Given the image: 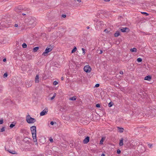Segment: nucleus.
I'll return each mask as SVG.
<instances>
[{"label": "nucleus", "mask_w": 156, "mask_h": 156, "mask_svg": "<svg viewBox=\"0 0 156 156\" xmlns=\"http://www.w3.org/2000/svg\"><path fill=\"white\" fill-rule=\"evenodd\" d=\"M130 51L132 52H136L137 51V49L136 48H133L130 49Z\"/></svg>", "instance_id": "21"}, {"label": "nucleus", "mask_w": 156, "mask_h": 156, "mask_svg": "<svg viewBox=\"0 0 156 156\" xmlns=\"http://www.w3.org/2000/svg\"><path fill=\"white\" fill-rule=\"evenodd\" d=\"M3 123V119L0 120V124H2Z\"/></svg>", "instance_id": "38"}, {"label": "nucleus", "mask_w": 156, "mask_h": 156, "mask_svg": "<svg viewBox=\"0 0 156 156\" xmlns=\"http://www.w3.org/2000/svg\"><path fill=\"white\" fill-rule=\"evenodd\" d=\"M123 138L121 139L120 140L119 143V145L120 146H122L123 145Z\"/></svg>", "instance_id": "14"}, {"label": "nucleus", "mask_w": 156, "mask_h": 156, "mask_svg": "<svg viewBox=\"0 0 156 156\" xmlns=\"http://www.w3.org/2000/svg\"><path fill=\"white\" fill-rule=\"evenodd\" d=\"M23 7H22V6H19L17 7L16 8L15 10L17 12H22L21 11H22Z\"/></svg>", "instance_id": "9"}, {"label": "nucleus", "mask_w": 156, "mask_h": 156, "mask_svg": "<svg viewBox=\"0 0 156 156\" xmlns=\"http://www.w3.org/2000/svg\"><path fill=\"white\" fill-rule=\"evenodd\" d=\"M39 49V48L38 47H36L33 48V50L34 52H36Z\"/></svg>", "instance_id": "19"}, {"label": "nucleus", "mask_w": 156, "mask_h": 156, "mask_svg": "<svg viewBox=\"0 0 156 156\" xmlns=\"http://www.w3.org/2000/svg\"><path fill=\"white\" fill-rule=\"evenodd\" d=\"M8 76V74L7 73H5L3 75V77L4 78L7 77Z\"/></svg>", "instance_id": "34"}, {"label": "nucleus", "mask_w": 156, "mask_h": 156, "mask_svg": "<svg viewBox=\"0 0 156 156\" xmlns=\"http://www.w3.org/2000/svg\"><path fill=\"white\" fill-rule=\"evenodd\" d=\"M78 134L79 135H80V136H82V134H80V131L79 133H78Z\"/></svg>", "instance_id": "48"}, {"label": "nucleus", "mask_w": 156, "mask_h": 156, "mask_svg": "<svg viewBox=\"0 0 156 156\" xmlns=\"http://www.w3.org/2000/svg\"><path fill=\"white\" fill-rule=\"evenodd\" d=\"M11 23V21L10 19L9 18H7L6 19H4L0 23L3 27H8Z\"/></svg>", "instance_id": "2"}, {"label": "nucleus", "mask_w": 156, "mask_h": 156, "mask_svg": "<svg viewBox=\"0 0 156 156\" xmlns=\"http://www.w3.org/2000/svg\"><path fill=\"white\" fill-rule=\"evenodd\" d=\"M1 59L0 58V60H1Z\"/></svg>", "instance_id": "56"}, {"label": "nucleus", "mask_w": 156, "mask_h": 156, "mask_svg": "<svg viewBox=\"0 0 156 156\" xmlns=\"http://www.w3.org/2000/svg\"><path fill=\"white\" fill-rule=\"evenodd\" d=\"M52 50V48H51L47 47L45 50L44 52L42 53V55L44 56L47 55L48 53L51 51Z\"/></svg>", "instance_id": "5"}, {"label": "nucleus", "mask_w": 156, "mask_h": 156, "mask_svg": "<svg viewBox=\"0 0 156 156\" xmlns=\"http://www.w3.org/2000/svg\"><path fill=\"white\" fill-rule=\"evenodd\" d=\"M15 126V124H11L10 126V127L11 128H12Z\"/></svg>", "instance_id": "30"}, {"label": "nucleus", "mask_w": 156, "mask_h": 156, "mask_svg": "<svg viewBox=\"0 0 156 156\" xmlns=\"http://www.w3.org/2000/svg\"><path fill=\"white\" fill-rule=\"evenodd\" d=\"M30 130L32 135V137L34 142L37 143V140L36 139V127L35 126H32L30 127Z\"/></svg>", "instance_id": "1"}, {"label": "nucleus", "mask_w": 156, "mask_h": 156, "mask_svg": "<svg viewBox=\"0 0 156 156\" xmlns=\"http://www.w3.org/2000/svg\"><path fill=\"white\" fill-rule=\"evenodd\" d=\"M103 52V51L102 50H100V52L99 53V54H101Z\"/></svg>", "instance_id": "45"}, {"label": "nucleus", "mask_w": 156, "mask_h": 156, "mask_svg": "<svg viewBox=\"0 0 156 156\" xmlns=\"http://www.w3.org/2000/svg\"><path fill=\"white\" fill-rule=\"evenodd\" d=\"M48 110L47 108H46L40 113L41 116H43L46 114L48 112Z\"/></svg>", "instance_id": "7"}, {"label": "nucleus", "mask_w": 156, "mask_h": 156, "mask_svg": "<svg viewBox=\"0 0 156 156\" xmlns=\"http://www.w3.org/2000/svg\"><path fill=\"white\" fill-rule=\"evenodd\" d=\"M6 58H4L3 60V61L4 62H5L6 61Z\"/></svg>", "instance_id": "47"}, {"label": "nucleus", "mask_w": 156, "mask_h": 156, "mask_svg": "<svg viewBox=\"0 0 156 156\" xmlns=\"http://www.w3.org/2000/svg\"><path fill=\"white\" fill-rule=\"evenodd\" d=\"M141 13L143 14H146V16L148 15V14L147 13L145 12H141Z\"/></svg>", "instance_id": "35"}, {"label": "nucleus", "mask_w": 156, "mask_h": 156, "mask_svg": "<svg viewBox=\"0 0 156 156\" xmlns=\"http://www.w3.org/2000/svg\"><path fill=\"white\" fill-rule=\"evenodd\" d=\"M90 137L89 136H87L85 138L83 141V142L84 144H87L89 141Z\"/></svg>", "instance_id": "10"}, {"label": "nucleus", "mask_w": 156, "mask_h": 156, "mask_svg": "<svg viewBox=\"0 0 156 156\" xmlns=\"http://www.w3.org/2000/svg\"><path fill=\"white\" fill-rule=\"evenodd\" d=\"M99 84H96V85H95V86L97 87H98L99 86Z\"/></svg>", "instance_id": "41"}, {"label": "nucleus", "mask_w": 156, "mask_h": 156, "mask_svg": "<svg viewBox=\"0 0 156 156\" xmlns=\"http://www.w3.org/2000/svg\"><path fill=\"white\" fill-rule=\"evenodd\" d=\"M117 128L119 130V132L120 133H122L124 129L122 128H120L119 127H117Z\"/></svg>", "instance_id": "15"}, {"label": "nucleus", "mask_w": 156, "mask_h": 156, "mask_svg": "<svg viewBox=\"0 0 156 156\" xmlns=\"http://www.w3.org/2000/svg\"><path fill=\"white\" fill-rule=\"evenodd\" d=\"M14 26L15 27H19L18 25L16 23L14 24Z\"/></svg>", "instance_id": "40"}, {"label": "nucleus", "mask_w": 156, "mask_h": 156, "mask_svg": "<svg viewBox=\"0 0 156 156\" xmlns=\"http://www.w3.org/2000/svg\"><path fill=\"white\" fill-rule=\"evenodd\" d=\"M121 153V151L119 149H118L117 151V153L118 154H119Z\"/></svg>", "instance_id": "37"}, {"label": "nucleus", "mask_w": 156, "mask_h": 156, "mask_svg": "<svg viewBox=\"0 0 156 156\" xmlns=\"http://www.w3.org/2000/svg\"><path fill=\"white\" fill-rule=\"evenodd\" d=\"M120 35V32L119 31H117L114 34L115 37H117Z\"/></svg>", "instance_id": "18"}, {"label": "nucleus", "mask_w": 156, "mask_h": 156, "mask_svg": "<svg viewBox=\"0 0 156 156\" xmlns=\"http://www.w3.org/2000/svg\"><path fill=\"white\" fill-rule=\"evenodd\" d=\"M35 81L36 83H38L39 81V76L38 75H37L35 77Z\"/></svg>", "instance_id": "12"}, {"label": "nucleus", "mask_w": 156, "mask_h": 156, "mask_svg": "<svg viewBox=\"0 0 156 156\" xmlns=\"http://www.w3.org/2000/svg\"><path fill=\"white\" fill-rule=\"evenodd\" d=\"M58 26V23H56L54 24V26L51 27V28L52 29H54L55 27H57Z\"/></svg>", "instance_id": "25"}, {"label": "nucleus", "mask_w": 156, "mask_h": 156, "mask_svg": "<svg viewBox=\"0 0 156 156\" xmlns=\"http://www.w3.org/2000/svg\"><path fill=\"white\" fill-rule=\"evenodd\" d=\"M137 61L138 62H140L142 61V59L140 58H138L137 60Z\"/></svg>", "instance_id": "27"}, {"label": "nucleus", "mask_w": 156, "mask_h": 156, "mask_svg": "<svg viewBox=\"0 0 156 156\" xmlns=\"http://www.w3.org/2000/svg\"><path fill=\"white\" fill-rule=\"evenodd\" d=\"M5 131V127H3L2 128L0 129V131L1 132H3Z\"/></svg>", "instance_id": "28"}, {"label": "nucleus", "mask_w": 156, "mask_h": 156, "mask_svg": "<svg viewBox=\"0 0 156 156\" xmlns=\"http://www.w3.org/2000/svg\"><path fill=\"white\" fill-rule=\"evenodd\" d=\"M11 102H12V101H9Z\"/></svg>", "instance_id": "55"}, {"label": "nucleus", "mask_w": 156, "mask_h": 156, "mask_svg": "<svg viewBox=\"0 0 156 156\" xmlns=\"http://www.w3.org/2000/svg\"><path fill=\"white\" fill-rule=\"evenodd\" d=\"M77 50V48L76 47H74L73 49L71 51L72 53H73L74 52Z\"/></svg>", "instance_id": "23"}, {"label": "nucleus", "mask_w": 156, "mask_h": 156, "mask_svg": "<svg viewBox=\"0 0 156 156\" xmlns=\"http://www.w3.org/2000/svg\"><path fill=\"white\" fill-rule=\"evenodd\" d=\"M101 156H105V154H102Z\"/></svg>", "instance_id": "50"}, {"label": "nucleus", "mask_w": 156, "mask_h": 156, "mask_svg": "<svg viewBox=\"0 0 156 156\" xmlns=\"http://www.w3.org/2000/svg\"><path fill=\"white\" fill-rule=\"evenodd\" d=\"M96 107L97 108H100V105L99 104H96Z\"/></svg>", "instance_id": "39"}, {"label": "nucleus", "mask_w": 156, "mask_h": 156, "mask_svg": "<svg viewBox=\"0 0 156 156\" xmlns=\"http://www.w3.org/2000/svg\"><path fill=\"white\" fill-rule=\"evenodd\" d=\"M105 138L104 137H103L101 138V139L100 140V144H103V142L105 140Z\"/></svg>", "instance_id": "17"}, {"label": "nucleus", "mask_w": 156, "mask_h": 156, "mask_svg": "<svg viewBox=\"0 0 156 156\" xmlns=\"http://www.w3.org/2000/svg\"><path fill=\"white\" fill-rule=\"evenodd\" d=\"M56 94L55 93H54L53 95V96L51 98V99H50L51 100H52L53 99L55 98V97L56 96Z\"/></svg>", "instance_id": "24"}, {"label": "nucleus", "mask_w": 156, "mask_h": 156, "mask_svg": "<svg viewBox=\"0 0 156 156\" xmlns=\"http://www.w3.org/2000/svg\"><path fill=\"white\" fill-rule=\"evenodd\" d=\"M76 96H74L69 98V100L72 101L75 100L76 99Z\"/></svg>", "instance_id": "22"}, {"label": "nucleus", "mask_w": 156, "mask_h": 156, "mask_svg": "<svg viewBox=\"0 0 156 156\" xmlns=\"http://www.w3.org/2000/svg\"><path fill=\"white\" fill-rule=\"evenodd\" d=\"M113 105V103L112 102H110L108 104V106L109 107H112Z\"/></svg>", "instance_id": "29"}, {"label": "nucleus", "mask_w": 156, "mask_h": 156, "mask_svg": "<svg viewBox=\"0 0 156 156\" xmlns=\"http://www.w3.org/2000/svg\"><path fill=\"white\" fill-rule=\"evenodd\" d=\"M151 79V77L150 76H147L144 78V80H147L150 81Z\"/></svg>", "instance_id": "13"}, {"label": "nucleus", "mask_w": 156, "mask_h": 156, "mask_svg": "<svg viewBox=\"0 0 156 156\" xmlns=\"http://www.w3.org/2000/svg\"><path fill=\"white\" fill-rule=\"evenodd\" d=\"M1 0V2H5L6 1H8L9 0Z\"/></svg>", "instance_id": "46"}, {"label": "nucleus", "mask_w": 156, "mask_h": 156, "mask_svg": "<svg viewBox=\"0 0 156 156\" xmlns=\"http://www.w3.org/2000/svg\"><path fill=\"white\" fill-rule=\"evenodd\" d=\"M22 15H26V13H22Z\"/></svg>", "instance_id": "54"}, {"label": "nucleus", "mask_w": 156, "mask_h": 156, "mask_svg": "<svg viewBox=\"0 0 156 156\" xmlns=\"http://www.w3.org/2000/svg\"><path fill=\"white\" fill-rule=\"evenodd\" d=\"M53 84L54 85H56L58 84V82L56 81H54Z\"/></svg>", "instance_id": "31"}, {"label": "nucleus", "mask_w": 156, "mask_h": 156, "mask_svg": "<svg viewBox=\"0 0 156 156\" xmlns=\"http://www.w3.org/2000/svg\"><path fill=\"white\" fill-rule=\"evenodd\" d=\"M62 17L63 18H65L66 17V15L63 14L62 15Z\"/></svg>", "instance_id": "42"}, {"label": "nucleus", "mask_w": 156, "mask_h": 156, "mask_svg": "<svg viewBox=\"0 0 156 156\" xmlns=\"http://www.w3.org/2000/svg\"><path fill=\"white\" fill-rule=\"evenodd\" d=\"M121 31L122 32H128L129 31V29L127 27H121L120 29Z\"/></svg>", "instance_id": "8"}, {"label": "nucleus", "mask_w": 156, "mask_h": 156, "mask_svg": "<svg viewBox=\"0 0 156 156\" xmlns=\"http://www.w3.org/2000/svg\"><path fill=\"white\" fill-rule=\"evenodd\" d=\"M26 120L27 122L29 124L34 123L36 121L35 119L32 118L29 115L26 117Z\"/></svg>", "instance_id": "4"}, {"label": "nucleus", "mask_w": 156, "mask_h": 156, "mask_svg": "<svg viewBox=\"0 0 156 156\" xmlns=\"http://www.w3.org/2000/svg\"><path fill=\"white\" fill-rule=\"evenodd\" d=\"M121 74H123V72L122 71H120L119 72Z\"/></svg>", "instance_id": "44"}, {"label": "nucleus", "mask_w": 156, "mask_h": 156, "mask_svg": "<svg viewBox=\"0 0 156 156\" xmlns=\"http://www.w3.org/2000/svg\"><path fill=\"white\" fill-rule=\"evenodd\" d=\"M97 25L99 27H101L104 25L103 22L102 21H98L96 22Z\"/></svg>", "instance_id": "11"}, {"label": "nucleus", "mask_w": 156, "mask_h": 156, "mask_svg": "<svg viewBox=\"0 0 156 156\" xmlns=\"http://www.w3.org/2000/svg\"><path fill=\"white\" fill-rule=\"evenodd\" d=\"M90 28L89 27V26H87V28L88 29H89Z\"/></svg>", "instance_id": "51"}, {"label": "nucleus", "mask_w": 156, "mask_h": 156, "mask_svg": "<svg viewBox=\"0 0 156 156\" xmlns=\"http://www.w3.org/2000/svg\"><path fill=\"white\" fill-rule=\"evenodd\" d=\"M49 140H50V141L52 143L53 142V139L51 137H50L49 138Z\"/></svg>", "instance_id": "36"}, {"label": "nucleus", "mask_w": 156, "mask_h": 156, "mask_svg": "<svg viewBox=\"0 0 156 156\" xmlns=\"http://www.w3.org/2000/svg\"><path fill=\"white\" fill-rule=\"evenodd\" d=\"M104 31H105V32H107V29H105V30H104Z\"/></svg>", "instance_id": "52"}, {"label": "nucleus", "mask_w": 156, "mask_h": 156, "mask_svg": "<svg viewBox=\"0 0 156 156\" xmlns=\"http://www.w3.org/2000/svg\"><path fill=\"white\" fill-rule=\"evenodd\" d=\"M7 151L9 152L10 153L12 154H16L17 153L15 151H9V150H7Z\"/></svg>", "instance_id": "20"}, {"label": "nucleus", "mask_w": 156, "mask_h": 156, "mask_svg": "<svg viewBox=\"0 0 156 156\" xmlns=\"http://www.w3.org/2000/svg\"><path fill=\"white\" fill-rule=\"evenodd\" d=\"M82 50L83 51V54L84 55L85 54V49L84 48H82Z\"/></svg>", "instance_id": "32"}, {"label": "nucleus", "mask_w": 156, "mask_h": 156, "mask_svg": "<svg viewBox=\"0 0 156 156\" xmlns=\"http://www.w3.org/2000/svg\"><path fill=\"white\" fill-rule=\"evenodd\" d=\"M55 123L56 124V122H55L51 121L50 122V124L52 125H53Z\"/></svg>", "instance_id": "33"}, {"label": "nucleus", "mask_w": 156, "mask_h": 156, "mask_svg": "<svg viewBox=\"0 0 156 156\" xmlns=\"http://www.w3.org/2000/svg\"><path fill=\"white\" fill-rule=\"evenodd\" d=\"M22 47L23 48H26L27 47V45L25 43H24L22 44Z\"/></svg>", "instance_id": "26"}, {"label": "nucleus", "mask_w": 156, "mask_h": 156, "mask_svg": "<svg viewBox=\"0 0 156 156\" xmlns=\"http://www.w3.org/2000/svg\"><path fill=\"white\" fill-rule=\"evenodd\" d=\"M22 10L26 11L27 12L26 13H27L29 11L30 9H28V8H26L25 7H24V8H23V7L22 8Z\"/></svg>", "instance_id": "16"}, {"label": "nucleus", "mask_w": 156, "mask_h": 156, "mask_svg": "<svg viewBox=\"0 0 156 156\" xmlns=\"http://www.w3.org/2000/svg\"><path fill=\"white\" fill-rule=\"evenodd\" d=\"M28 22L27 25L28 26L31 25L32 27H33L35 26L36 24V19L35 17H30L27 19Z\"/></svg>", "instance_id": "3"}, {"label": "nucleus", "mask_w": 156, "mask_h": 156, "mask_svg": "<svg viewBox=\"0 0 156 156\" xmlns=\"http://www.w3.org/2000/svg\"><path fill=\"white\" fill-rule=\"evenodd\" d=\"M83 70L86 73H90L91 71V69L90 66L87 65L84 67Z\"/></svg>", "instance_id": "6"}, {"label": "nucleus", "mask_w": 156, "mask_h": 156, "mask_svg": "<svg viewBox=\"0 0 156 156\" xmlns=\"http://www.w3.org/2000/svg\"><path fill=\"white\" fill-rule=\"evenodd\" d=\"M103 0L105 2H108V1H109L110 0Z\"/></svg>", "instance_id": "49"}, {"label": "nucleus", "mask_w": 156, "mask_h": 156, "mask_svg": "<svg viewBox=\"0 0 156 156\" xmlns=\"http://www.w3.org/2000/svg\"><path fill=\"white\" fill-rule=\"evenodd\" d=\"M148 146L150 148H151V147H152V145L151 144H148Z\"/></svg>", "instance_id": "43"}, {"label": "nucleus", "mask_w": 156, "mask_h": 156, "mask_svg": "<svg viewBox=\"0 0 156 156\" xmlns=\"http://www.w3.org/2000/svg\"><path fill=\"white\" fill-rule=\"evenodd\" d=\"M61 79L62 80H63L64 79H63V77H62L61 78Z\"/></svg>", "instance_id": "53"}]
</instances>
